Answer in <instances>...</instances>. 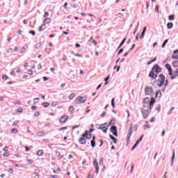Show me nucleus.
Returning a JSON list of instances; mask_svg holds the SVG:
<instances>
[{
  "label": "nucleus",
  "instance_id": "1",
  "mask_svg": "<svg viewBox=\"0 0 178 178\" xmlns=\"http://www.w3.org/2000/svg\"><path fill=\"white\" fill-rule=\"evenodd\" d=\"M155 104V99L154 97L151 98V101L149 103V106H145L144 108L141 109V112L143 114V119H147L148 116H149V113L152 110V106Z\"/></svg>",
  "mask_w": 178,
  "mask_h": 178
},
{
  "label": "nucleus",
  "instance_id": "2",
  "mask_svg": "<svg viewBox=\"0 0 178 178\" xmlns=\"http://www.w3.org/2000/svg\"><path fill=\"white\" fill-rule=\"evenodd\" d=\"M92 137L90 131H86L81 136V137L79 140V143L82 145L87 144L86 140H90Z\"/></svg>",
  "mask_w": 178,
  "mask_h": 178
},
{
  "label": "nucleus",
  "instance_id": "3",
  "mask_svg": "<svg viewBox=\"0 0 178 178\" xmlns=\"http://www.w3.org/2000/svg\"><path fill=\"white\" fill-rule=\"evenodd\" d=\"M165 76H163V74H161L159 76V79L155 81L157 87H162V86L163 85H164V87L168 86L169 84V82L168 80H165Z\"/></svg>",
  "mask_w": 178,
  "mask_h": 178
},
{
  "label": "nucleus",
  "instance_id": "4",
  "mask_svg": "<svg viewBox=\"0 0 178 178\" xmlns=\"http://www.w3.org/2000/svg\"><path fill=\"white\" fill-rule=\"evenodd\" d=\"M145 95H154V88L151 86H146L145 88Z\"/></svg>",
  "mask_w": 178,
  "mask_h": 178
},
{
  "label": "nucleus",
  "instance_id": "5",
  "mask_svg": "<svg viewBox=\"0 0 178 178\" xmlns=\"http://www.w3.org/2000/svg\"><path fill=\"white\" fill-rule=\"evenodd\" d=\"M87 101V96H83V97H79L76 98L75 100L76 104L79 105L80 104H84Z\"/></svg>",
  "mask_w": 178,
  "mask_h": 178
},
{
  "label": "nucleus",
  "instance_id": "6",
  "mask_svg": "<svg viewBox=\"0 0 178 178\" xmlns=\"http://www.w3.org/2000/svg\"><path fill=\"white\" fill-rule=\"evenodd\" d=\"M152 70L156 72V74L162 72V69L159 66H158V65H154Z\"/></svg>",
  "mask_w": 178,
  "mask_h": 178
},
{
  "label": "nucleus",
  "instance_id": "7",
  "mask_svg": "<svg viewBox=\"0 0 178 178\" xmlns=\"http://www.w3.org/2000/svg\"><path fill=\"white\" fill-rule=\"evenodd\" d=\"M111 131L115 137H118V127L116 126H112L111 127Z\"/></svg>",
  "mask_w": 178,
  "mask_h": 178
},
{
  "label": "nucleus",
  "instance_id": "8",
  "mask_svg": "<svg viewBox=\"0 0 178 178\" xmlns=\"http://www.w3.org/2000/svg\"><path fill=\"white\" fill-rule=\"evenodd\" d=\"M131 134H133V129L130 127L129 130V133L127 136V144H129V141H130V138L131 137Z\"/></svg>",
  "mask_w": 178,
  "mask_h": 178
},
{
  "label": "nucleus",
  "instance_id": "9",
  "mask_svg": "<svg viewBox=\"0 0 178 178\" xmlns=\"http://www.w3.org/2000/svg\"><path fill=\"white\" fill-rule=\"evenodd\" d=\"M104 124H102L101 127H98V129L102 130L104 134H106V133H108V127H103Z\"/></svg>",
  "mask_w": 178,
  "mask_h": 178
},
{
  "label": "nucleus",
  "instance_id": "10",
  "mask_svg": "<svg viewBox=\"0 0 178 178\" xmlns=\"http://www.w3.org/2000/svg\"><path fill=\"white\" fill-rule=\"evenodd\" d=\"M149 76V77H151V79H152L153 80H155V79H156V77H158V74H156L154 71H153L152 70Z\"/></svg>",
  "mask_w": 178,
  "mask_h": 178
},
{
  "label": "nucleus",
  "instance_id": "11",
  "mask_svg": "<svg viewBox=\"0 0 178 178\" xmlns=\"http://www.w3.org/2000/svg\"><path fill=\"white\" fill-rule=\"evenodd\" d=\"M67 119H69L68 115H63L60 118V123H66V122H67Z\"/></svg>",
  "mask_w": 178,
  "mask_h": 178
},
{
  "label": "nucleus",
  "instance_id": "12",
  "mask_svg": "<svg viewBox=\"0 0 178 178\" xmlns=\"http://www.w3.org/2000/svg\"><path fill=\"white\" fill-rule=\"evenodd\" d=\"M93 166L95 168L96 174L98 175L99 166L98 165V162H97V159H95L93 161Z\"/></svg>",
  "mask_w": 178,
  "mask_h": 178
},
{
  "label": "nucleus",
  "instance_id": "13",
  "mask_svg": "<svg viewBox=\"0 0 178 178\" xmlns=\"http://www.w3.org/2000/svg\"><path fill=\"white\" fill-rule=\"evenodd\" d=\"M143 137H144V135H143L140 139H138L136 143H135V145H134V147L131 149V151L134 150L136 149V147H137V145H138V144H140V143L143 140Z\"/></svg>",
  "mask_w": 178,
  "mask_h": 178
},
{
  "label": "nucleus",
  "instance_id": "14",
  "mask_svg": "<svg viewBox=\"0 0 178 178\" xmlns=\"http://www.w3.org/2000/svg\"><path fill=\"white\" fill-rule=\"evenodd\" d=\"M165 67L166 69H168L170 76H172V74L173 73V70H172V67L170 66V65L166 64Z\"/></svg>",
  "mask_w": 178,
  "mask_h": 178
},
{
  "label": "nucleus",
  "instance_id": "15",
  "mask_svg": "<svg viewBox=\"0 0 178 178\" xmlns=\"http://www.w3.org/2000/svg\"><path fill=\"white\" fill-rule=\"evenodd\" d=\"M174 74L175 75H173V72H172V75H170L171 80H175V79H176L178 76V69L175 72H174Z\"/></svg>",
  "mask_w": 178,
  "mask_h": 178
},
{
  "label": "nucleus",
  "instance_id": "16",
  "mask_svg": "<svg viewBox=\"0 0 178 178\" xmlns=\"http://www.w3.org/2000/svg\"><path fill=\"white\" fill-rule=\"evenodd\" d=\"M80 6H81V3L79 1L76 3L73 4L72 8L73 9H77L78 8H80Z\"/></svg>",
  "mask_w": 178,
  "mask_h": 178
},
{
  "label": "nucleus",
  "instance_id": "17",
  "mask_svg": "<svg viewBox=\"0 0 178 178\" xmlns=\"http://www.w3.org/2000/svg\"><path fill=\"white\" fill-rule=\"evenodd\" d=\"M176 52V50L174 51L173 52V54L172 55L171 58L172 59H177L178 60V51L177 53Z\"/></svg>",
  "mask_w": 178,
  "mask_h": 178
},
{
  "label": "nucleus",
  "instance_id": "18",
  "mask_svg": "<svg viewBox=\"0 0 178 178\" xmlns=\"http://www.w3.org/2000/svg\"><path fill=\"white\" fill-rule=\"evenodd\" d=\"M46 26H47L46 24H43L42 26H40L39 28V31L40 32L44 31V30H45V29H46Z\"/></svg>",
  "mask_w": 178,
  "mask_h": 178
},
{
  "label": "nucleus",
  "instance_id": "19",
  "mask_svg": "<svg viewBox=\"0 0 178 178\" xmlns=\"http://www.w3.org/2000/svg\"><path fill=\"white\" fill-rule=\"evenodd\" d=\"M111 140H112L114 143V144H118V140H116V138H115L113 136L110 135L109 136Z\"/></svg>",
  "mask_w": 178,
  "mask_h": 178
},
{
  "label": "nucleus",
  "instance_id": "20",
  "mask_svg": "<svg viewBox=\"0 0 178 178\" xmlns=\"http://www.w3.org/2000/svg\"><path fill=\"white\" fill-rule=\"evenodd\" d=\"M161 95H162V92H161V90H157L156 91V97H161Z\"/></svg>",
  "mask_w": 178,
  "mask_h": 178
},
{
  "label": "nucleus",
  "instance_id": "21",
  "mask_svg": "<svg viewBox=\"0 0 178 178\" xmlns=\"http://www.w3.org/2000/svg\"><path fill=\"white\" fill-rule=\"evenodd\" d=\"M43 154H44V150H38L37 152L38 156H42Z\"/></svg>",
  "mask_w": 178,
  "mask_h": 178
},
{
  "label": "nucleus",
  "instance_id": "22",
  "mask_svg": "<svg viewBox=\"0 0 178 178\" xmlns=\"http://www.w3.org/2000/svg\"><path fill=\"white\" fill-rule=\"evenodd\" d=\"M11 133L13 134H15L16 133H19V129H17V128H13L11 129Z\"/></svg>",
  "mask_w": 178,
  "mask_h": 178
},
{
  "label": "nucleus",
  "instance_id": "23",
  "mask_svg": "<svg viewBox=\"0 0 178 178\" xmlns=\"http://www.w3.org/2000/svg\"><path fill=\"white\" fill-rule=\"evenodd\" d=\"M172 27H173V23H172V22H168V23L167 24V29H172Z\"/></svg>",
  "mask_w": 178,
  "mask_h": 178
},
{
  "label": "nucleus",
  "instance_id": "24",
  "mask_svg": "<svg viewBox=\"0 0 178 178\" xmlns=\"http://www.w3.org/2000/svg\"><path fill=\"white\" fill-rule=\"evenodd\" d=\"M89 41L90 42H92V44H94V45H97V40L92 39V38H90Z\"/></svg>",
  "mask_w": 178,
  "mask_h": 178
},
{
  "label": "nucleus",
  "instance_id": "25",
  "mask_svg": "<svg viewBox=\"0 0 178 178\" xmlns=\"http://www.w3.org/2000/svg\"><path fill=\"white\" fill-rule=\"evenodd\" d=\"M44 23H47V24H49V23H51V18H46L44 20Z\"/></svg>",
  "mask_w": 178,
  "mask_h": 178
},
{
  "label": "nucleus",
  "instance_id": "26",
  "mask_svg": "<svg viewBox=\"0 0 178 178\" xmlns=\"http://www.w3.org/2000/svg\"><path fill=\"white\" fill-rule=\"evenodd\" d=\"M124 42H126V38H124L122 40V41L121 42V43L120 44V45L118 47V49L122 47V46L123 45V44H124Z\"/></svg>",
  "mask_w": 178,
  "mask_h": 178
},
{
  "label": "nucleus",
  "instance_id": "27",
  "mask_svg": "<svg viewBox=\"0 0 178 178\" xmlns=\"http://www.w3.org/2000/svg\"><path fill=\"white\" fill-rule=\"evenodd\" d=\"M172 66H174V67H178V60L174 61L172 63Z\"/></svg>",
  "mask_w": 178,
  "mask_h": 178
},
{
  "label": "nucleus",
  "instance_id": "28",
  "mask_svg": "<svg viewBox=\"0 0 178 178\" xmlns=\"http://www.w3.org/2000/svg\"><path fill=\"white\" fill-rule=\"evenodd\" d=\"M90 144L92 148H95V140H91Z\"/></svg>",
  "mask_w": 178,
  "mask_h": 178
},
{
  "label": "nucleus",
  "instance_id": "29",
  "mask_svg": "<svg viewBox=\"0 0 178 178\" xmlns=\"http://www.w3.org/2000/svg\"><path fill=\"white\" fill-rule=\"evenodd\" d=\"M168 41H169V39H166V40L164 41V42H163V44H162V48H165V45H166V44H168Z\"/></svg>",
  "mask_w": 178,
  "mask_h": 178
},
{
  "label": "nucleus",
  "instance_id": "30",
  "mask_svg": "<svg viewBox=\"0 0 178 178\" xmlns=\"http://www.w3.org/2000/svg\"><path fill=\"white\" fill-rule=\"evenodd\" d=\"M42 106H44V108H48V106H49V103L48 102L42 103Z\"/></svg>",
  "mask_w": 178,
  "mask_h": 178
},
{
  "label": "nucleus",
  "instance_id": "31",
  "mask_svg": "<svg viewBox=\"0 0 178 178\" xmlns=\"http://www.w3.org/2000/svg\"><path fill=\"white\" fill-rule=\"evenodd\" d=\"M168 20H175V15H171L168 17Z\"/></svg>",
  "mask_w": 178,
  "mask_h": 178
},
{
  "label": "nucleus",
  "instance_id": "32",
  "mask_svg": "<svg viewBox=\"0 0 178 178\" xmlns=\"http://www.w3.org/2000/svg\"><path fill=\"white\" fill-rule=\"evenodd\" d=\"M111 106L115 108V98H113L111 100Z\"/></svg>",
  "mask_w": 178,
  "mask_h": 178
},
{
  "label": "nucleus",
  "instance_id": "33",
  "mask_svg": "<svg viewBox=\"0 0 178 178\" xmlns=\"http://www.w3.org/2000/svg\"><path fill=\"white\" fill-rule=\"evenodd\" d=\"M74 97H76V95L74 93H72L70 96H69V99H73V98H74Z\"/></svg>",
  "mask_w": 178,
  "mask_h": 178
},
{
  "label": "nucleus",
  "instance_id": "34",
  "mask_svg": "<svg viewBox=\"0 0 178 178\" xmlns=\"http://www.w3.org/2000/svg\"><path fill=\"white\" fill-rule=\"evenodd\" d=\"M108 80H109V76L106 77L105 79H104V81H105L104 84H105V86H106L108 84V83H109L108 81Z\"/></svg>",
  "mask_w": 178,
  "mask_h": 178
},
{
  "label": "nucleus",
  "instance_id": "35",
  "mask_svg": "<svg viewBox=\"0 0 178 178\" xmlns=\"http://www.w3.org/2000/svg\"><path fill=\"white\" fill-rule=\"evenodd\" d=\"M155 60H156V58H154L153 60H152L151 61H149L147 63V65H151V63H154V62H155Z\"/></svg>",
  "mask_w": 178,
  "mask_h": 178
},
{
  "label": "nucleus",
  "instance_id": "36",
  "mask_svg": "<svg viewBox=\"0 0 178 178\" xmlns=\"http://www.w3.org/2000/svg\"><path fill=\"white\" fill-rule=\"evenodd\" d=\"M19 123H20L19 121H18V120L15 121V122H13V126H17V124H18Z\"/></svg>",
  "mask_w": 178,
  "mask_h": 178
},
{
  "label": "nucleus",
  "instance_id": "37",
  "mask_svg": "<svg viewBox=\"0 0 178 178\" xmlns=\"http://www.w3.org/2000/svg\"><path fill=\"white\" fill-rule=\"evenodd\" d=\"M21 102L19 100H16L15 102H14V104L15 105H20Z\"/></svg>",
  "mask_w": 178,
  "mask_h": 178
},
{
  "label": "nucleus",
  "instance_id": "38",
  "mask_svg": "<svg viewBox=\"0 0 178 178\" xmlns=\"http://www.w3.org/2000/svg\"><path fill=\"white\" fill-rule=\"evenodd\" d=\"M155 12H156V13H159V6H155Z\"/></svg>",
  "mask_w": 178,
  "mask_h": 178
},
{
  "label": "nucleus",
  "instance_id": "39",
  "mask_svg": "<svg viewBox=\"0 0 178 178\" xmlns=\"http://www.w3.org/2000/svg\"><path fill=\"white\" fill-rule=\"evenodd\" d=\"M9 152H6L3 154V156H4V158H8V156H9Z\"/></svg>",
  "mask_w": 178,
  "mask_h": 178
},
{
  "label": "nucleus",
  "instance_id": "40",
  "mask_svg": "<svg viewBox=\"0 0 178 178\" xmlns=\"http://www.w3.org/2000/svg\"><path fill=\"white\" fill-rule=\"evenodd\" d=\"M110 125L115 124V119H111V120L109 122Z\"/></svg>",
  "mask_w": 178,
  "mask_h": 178
},
{
  "label": "nucleus",
  "instance_id": "41",
  "mask_svg": "<svg viewBox=\"0 0 178 178\" xmlns=\"http://www.w3.org/2000/svg\"><path fill=\"white\" fill-rule=\"evenodd\" d=\"M17 112H18L19 113H22L23 112V108H19L17 110Z\"/></svg>",
  "mask_w": 178,
  "mask_h": 178
},
{
  "label": "nucleus",
  "instance_id": "42",
  "mask_svg": "<svg viewBox=\"0 0 178 178\" xmlns=\"http://www.w3.org/2000/svg\"><path fill=\"white\" fill-rule=\"evenodd\" d=\"M13 49L9 48V49L7 50V54H10V52H13Z\"/></svg>",
  "mask_w": 178,
  "mask_h": 178
},
{
  "label": "nucleus",
  "instance_id": "43",
  "mask_svg": "<svg viewBox=\"0 0 178 178\" xmlns=\"http://www.w3.org/2000/svg\"><path fill=\"white\" fill-rule=\"evenodd\" d=\"M36 48L38 49V48H41V43L39 42V43H37L36 45H35Z\"/></svg>",
  "mask_w": 178,
  "mask_h": 178
},
{
  "label": "nucleus",
  "instance_id": "44",
  "mask_svg": "<svg viewBox=\"0 0 178 178\" xmlns=\"http://www.w3.org/2000/svg\"><path fill=\"white\" fill-rule=\"evenodd\" d=\"M56 105H58V102H53L51 103V106H56Z\"/></svg>",
  "mask_w": 178,
  "mask_h": 178
},
{
  "label": "nucleus",
  "instance_id": "45",
  "mask_svg": "<svg viewBox=\"0 0 178 178\" xmlns=\"http://www.w3.org/2000/svg\"><path fill=\"white\" fill-rule=\"evenodd\" d=\"M31 108L32 111H36V109L38 108L37 106H32Z\"/></svg>",
  "mask_w": 178,
  "mask_h": 178
},
{
  "label": "nucleus",
  "instance_id": "46",
  "mask_svg": "<svg viewBox=\"0 0 178 178\" xmlns=\"http://www.w3.org/2000/svg\"><path fill=\"white\" fill-rule=\"evenodd\" d=\"M48 16H49V13H48L47 12H44V17H45L47 19V17H48Z\"/></svg>",
  "mask_w": 178,
  "mask_h": 178
},
{
  "label": "nucleus",
  "instance_id": "47",
  "mask_svg": "<svg viewBox=\"0 0 178 178\" xmlns=\"http://www.w3.org/2000/svg\"><path fill=\"white\" fill-rule=\"evenodd\" d=\"M2 79H3V80H8V76H6V75H3V76H2Z\"/></svg>",
  "mask_w": 178,
  "mask_h": 178
},
{
  "label": "nucleus",
  "instance_id": "48",
  "mask_svg": "<svg viewBox=\"0 0 178 178\" xmlns=\"http://www.w3.org/2000/svg\"><path fill=\"white\" fill-rule=\"evenodd\" d=\"M29 34H32V35H35V32L34 31H30Z\"/></svg>",
  "mask_w": 178,
  "mask_h": 178
},
{
  "label": "nucleus",
  "instance_id": "49",
  "mask_svg": "<svg viewBox=\"0 0 178 178\" xmlns=\"http://www.w3.org/2000/svg\"><path fill=\"white\" fill-rule=\"evenodd\" d=\"M145 35V33H144V31H143L142 32V34H141V35H140V39H143V38H144V35Z\"/></svg>",
  "mask_w": 178,
  "mask_h": 178
},
{
  "label": "nucleus",
  "instance_id": "50",
  "mask_svg": "<svg viewBox=\"0 0 178 178\" xmlns=\"http://www.w3.org/2000/svg\"><path fill=\"white\" fill-rule=\"evenodd\" d=\"M144 102H145V103L149 102V98H148V97L145 98Z\"/></svg>",
  "mask_w": 178,
  "mask_h": 178
},
{
  "label": "nucleus",
  "instance_id": "51",
  "mask_svg": "<svg viewBox=\"0 0 178 178\" xmlns=\"http://www.w3.org/2000/svg\"><path fill=\"white\" fill-rule=\"evenodd\" d=\"M56 156H58V157L60 156V152H56Z\"/></svg>",
  "mask_w": 178,
  "mask_h": 178
},
{
  "label": "nucleus",
  "instance_id": "52",
  "mask_svg": "<svg viewBox=\"0 0 178 178\" xmlns=\"http://www.w3.org/2000/svg\"><path fill=\"white\" fill-rule=\"evenodd\" d=\"M134 169V164H132L131 166V173H133Z\"/></svg>",
  "mask_w": 178,
  "mask_h": 178
},
{
  "label": "nucleus",
  "instance_id": "53",
  "mask_svg": "<svg viewBox=\"0 0 178 178\" xmlns=\"http://www.w3.org/2000/svg\"><path fill=\"white\" fill-rule=\"evenodd\" d=\"M66 129H67V127H63L59 129V131H62V130H66Z\"/></svg>",
  "mask_w": 178,
  "mask_h": 178
},
{
  "label": "nucleus",
  "instance_id": "54",
  "mask_svg": "<svg viewBox=\"0 0 178 178\" xmlns=\"http://www.w3.org/2000/svg\"><path fill=\"white\" fill-rule=\"evenodd\" d=\"M155 122V118H152L151 119H150V122L151 123H154Z\"/></svg>",
  "mask_w": 178,
  "mask_h": 178
},
{
  "label": "nucleus",
  "instance_id": "55",
  "mask_svg": "<svg viewBox=\"0 0 178 178\" xmlns=\"http://www.w3.org/2000/svg\"><path fill=\"white\" fill-rule=\"evenodd\" d=\"M34 116H40V112L36 111V112L34 113Z\"/></svg>",
  "mask_w": 178,
  "mask_h": 178
},
{
  "label": "nucleus",
  "instance_id": "56",
  "mask_svg": "<svg viewBox=\"0 0 178 178\" xmlns=\"http://www.w3.org/2000/svg\"><path fill=\"white\" fill-rule=\"evenodd\" d=\"M21 52L23 53V52H26V47H23L22 50H21Z\"/></svg>",
  "mask_w": 178,
  "mask_h": 178
},
{
  "label": "nucleus",
  "instance_id": "57",
  "mask_svg": "<svg viewBox=\"0 0 178 178\" xmlns=\"http://www.w3.org/2000/svg\"><path fill=\"white\" fill-rule=\"evenodd\" d=\"M99 165H104V159H102L99 161Z\"/></svg>",
  "mask_w": 178,
  "mask_h": 178
},
{
  "label": "nucleus",
  "instance_id": "58",
  "mask_svg": "<svg viewBox=\"0 0 178 178\" xmlns=\"http://www.w3.org/2000/svg\"><path fill=\"white\" fill-rule=\"evenodd\" d=\"M27 161H28L30 164L33 163V162H34V161H33L32 159H29Z\"/></svg>",
  "mask_w": 178,
  "mask_h": 178
},
{
  "label": "nucleus",
  "instance_id": "59",
  "mask_svg": "<svg viewBox=\"0 0 178 178\" xmlns=\"http://www.w3.org/2000/svg\"><path fill=\"white\" fill-rule=\"evenodd\" d=\"M8 173H13V169L12 168L8 169Z\"/></svg>",
  "mask_w": 178,
  "mask_h": 178
},
{
  "label": "nucleus",
  "instance_id": "60",
  "mask_svg": "<svg viewBox=\"0 0 178 178\" xmlns=\"http://www.w3.org/2000/svg\"><path fill=\"white\" fill-rule=\"evenodd\" d=\"M63 8H64V9H67V2L65 3V4L63 6Z\"/></svg>",
  "mask_w": 178,
  "mask_h": 178
},
{
  "label": "nucleus",
  "instance_id": "61",
  "mask_svg": "<svg viewBox=\"0 0 178 178\" xmlns=\"http://www.w3.org/2000/svg\"><path fill=\"white\" fill-rule=\"evenodd\" d=\"M79 127H80V124L76 125V126H74V127H72V129H77V128H79Z\"/></svg>",
  "mask_w": 178,
  "mask_h": 178
},
{
  "label": "nucleus",
  "instance_id": "62",
  "mask_svg": "<svg viewBox=\"0 0 178 178\" xmlns=\"http://www.w3.org/2000/svg\"><path fill=\"white\" fill-rule=\"evenodd\" d=\"M16 74V73L15 72V71H12L11 72H10V75L11 76H15Z\"/></svg>",
  "mask_w": 178,
  "mask_h": 178
},
{
  "label": "nucleus",
  "instance_id": "63",
  "mask_svg": "<svg viewBox=\"0 0 178 178\" xmlns=\"http://www.w3.org/2000/svg\"><path fill=\"white\" fill-rule=\"evenodd\" d=\"M88 178H94V175H91L88 174Z\"/></svg>",
  "mask_w": 178,
  "mask_h": 178
},
{
  "label": "nucleus",
  "instance_id": "64",
  "mask_svg": "<svg viewBox=\"0 0 178 178\" xmlns=\"http://www.w3.org/2000/svg\"><path fill=\"white\" fill-rule=\"evenodd\" d=\"M17 73H22V69H20V68L17 69Z\"/></svg>",
  "mask_w": 178,
  "mask_h": 178
}]
</instances>
